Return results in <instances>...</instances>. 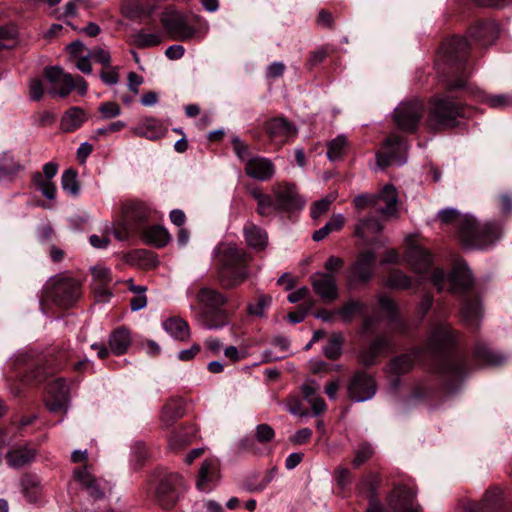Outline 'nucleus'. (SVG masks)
I'll return each instance as SVG.
<instances>
[{
    "label": "nucleus",
    "mask_w": 512,
    "mask_h": 512,
    "mask_svg": "<svg viewBox=\"0 0 512 512\" xmlns=\"http://www.w3.org/2000/svg\"><path fill=\"white\" fill-rule=\"evenodd\" d=\"M183 484V477L177 473L164 475L156 488L157 503L165 510L173 508L179 500L180 488Z\"/></svg>",
    "instance_id": "nucleus-12"
},
{
    "label": "nucleus",
    "mask_w": 512,
    "mask_h": 512,
    "mask_svg": "<svg viewBox=\"0 0 512 512\" xmlns=\"http://www.w3.org/2000/svg\"><path fill=\"white\" fill-rule=\"evenodd\" d=\"M162 40L163 37L160 33H146L141 30L134 35L133 42L138 48H147L158 46Z\"/></svg>",
    "instance_id": "nucleus-48"
},
{
    "label": "nucleus",
    "mask_w": 512,
    "mask_h": 512,
    "mask_svg": "<svg viewBox=\"0 0 512 512\" xmlns=\"http://www.w3.org/2000/svg\"><path fill=\"white\" fill-rule=\"evenodd\" d=\"M69 403V387L62 378L51 381L47 386V397L45 405L52 413L63 412L68 410Z\"/></svg>",
    "instance_id": "nucleus-14"
},
{
    "label": "nucleus",
    "mask_w": 512,
    "mask_h": 512,
    "mask_svg": "<svg viewBox=\"0 0 512 512\" xmlns=\"http://www.w3.org/2000/svg\"><path fill=\"white\" fill-rule=\"evenodd\" d=\"M376 254L367 250L360 253L349 269L348 285L352 286L355 282H368L373 275Z\"/></svg>",
    "instance_id": "nucleus-16"
},
{
    "label": "nucleus",
    "mask_w": 512,
    "mask_h": 512,
    "mask_svg": "<svg viewBox=\"0 0 512 512\" xmlns=\"http://www.w3.org/2000/svg\"><path fill=\"white\" fill-rule=\"evenodd\" d=\"M333 200L334 197H325L314 202L311 207V217L318 219L320 216L324 215L329 210Z\"/></svg>",
    "instance_id": "nucleus-56"
},
{
    "label": "nucleus",
    "mask_w": 512,
    "mask_h": 512,
    "mask_svg": "<svg viewBox=\"0 0 512 512\" xmlns=\"http://www.w3.org/2000/svg\"><path fill=\"white\" fill-rule=\"evenodd\" d=\"M61 187L62 189L77 197L80 194V184L78 181V173L74 168L66 169L61 176Z\"/></svg>",
    "instance_id": "nucleus-45"
},
{
    "label": "nucleus",
    "mask_w": 512,
    "mask_h": 512,
    "mask_svg": "<svg viewBox=\"0 0 512 512\" xmlns=\"http://www.w3.org/2000/svg\"><path fill=\"white\" fill-rule=\"evenodd\" d=\"M21 168V165L14 160L10 153L4 152L0 155V179L16 174Z\"/></svg>",
    "instance_id": "nucleus-49"
},
{
    "label": "nucleus",
    "mask_w": 512,
    "mask_h": 512,
    "mask_svg": "<svg viewBox=\"0 0 512 512\" xmlns=\"http://www.w3.org/2000/svg\"><path fill=\"white\" fill-rule=\"evenodd\" d=\"M354 207L357 211L361 212L368 207H372L377 212L378 207V196L376 194H360L357 195L354 200Z\"/></svg>",
    "instance_id": "nucleus-53"
},
{
    "label": "nucleus",
    "mask_w": 512,
    "mask_h": 512,
    "mask_svg": "<svg viewBox=\"0 0 512 512\" xmlns=\"http://www.w3.org/2000/svg\"><path fill=\"white\" fill-rule=\"evenodd\" d=\"M405 258L411 268L419 274L428 272L432 266L430 253L417 245H412L408 248Z\"/></svg>",
    "instance_id": "nucleus-25"
},
{
    "label": "nucleus",
    "mask_w": 512,
    "mask_h": 512,
    "mask_svg": "<svg viewBox=\"0 0 512 512\" xmlns=\"http://www.w3.org/2000/svg\"><path fill=\"white\" fill-rule=\"evenodd\" d=\"M392 346L389 338L383 335L377 336L370 345L360 353V362L364 366H371L375 359Z\"/></svg>",
    "instance_id": "nucleus-28"
},
{
    "label": "nucleus",
    "mask_w": 512,
    "mask_h": 512,
    "mask_svg": "<svg viewBox=\"0 0 512 512\" xmlns=\"http://www.w3.org/2000/svg\"><path fill=\"white\" fill-rule=\"evenodd\" d=\"M437 218L443 224H455L457 237L466 249L483 250L492 246L502 236V224L498 221L480 223L472 215H460L454 208L438 212Z\"/></svg>",
    "instance_id": "nucleus-2"
},
{
    "label": "nucleus",
    "mask_w": 512,
    "mask_h": 512,
    "mask_svg": "<svg viewBox=\"0 0 512 512\" xmlns=\"http://www.w3.org/2000/svg\"><path fill=\"white\" fill-rule=\"evenodd\" d=\"M385 285L393 289L404 290L411 286V278L399 270H392L385 280Z\"/></svg>",
    "instance_id": "nucleus-50"
},
{
    "label": "nucleus",
    "mask_w": 512,
    "mask_h": 512,
    "mask_svg": "<svg viewBox=\"0 0 512 512\" xmlns=\"http://www.w3.org/2000/svg\"><path fill=\"white\" fill-rule=\"evenodd\" d=\"M112 281L111 272L107 268H95L93 270V286L109 285Z\"/></svg>",
    "instance_id": "nucleus-62"
},
{
    "label": "nucleus",
    "mask_w": 512,
    "mask_h": 512,
    "mask_svg": "<svg viewBox=\"0 0 512 512\" xmlns=\"http://www.w3.org/2000/svg\"><path fill=\"white\" fill-rule=\"evenodd\" d=\"M381 484V478L377 474H372L364 478L358 485L360 492L365 493L368 501L378 499V488Z\"/></svg>",
    "instance_id": "nucleus-47"
},
{
    "label": "nucleus",
    "mask_w": 512,
    "mask_h": 512,
    "mask_svg": "<svg viewBox=\"0 0 512 512\" xmlns=\"http://www.w3.org/2000/svg\"><path fill=\"white\" fill-rule=\"evenodd\" d=\"M468 35L475 45L486 47L496 41L499 28L492 20L477 21L469 28Z\"/></svg>",
    "instance_id": "nucleus-20"
},
{
    "label": "nucleus",
    "mask_w": 512,
    "mask_h": 512,
    "mask_svg": "<svg viewBox=\"0 0 512 512\" xmlns=\"http://www.w3.org/2000/svg\"><path fill=\"white\" fill-rule=\"evenodd\" d=\"M345 223V217L343 214L333 215L329 221L320 229L313 233L312 239L316 242L323 240L330 233L336 232L342 229Z\"/></svg>",
    "instance_id": "nucleus-43"
},
{
    "label": "nucleus",
    "mask_w": 512,
    "mask_h": 512,
    "mask_svg": "<svg viewBox=\"0 0 512 512\" xmlns=\"http://www.w3.org/2000/svg\"><path fill=\"white\" fill-rule=\"evenodd\" d=\"M75 478L80 482L88 495L98 500L104 497V492L100 488L98 481L87 471L86 468L77 469L74 472Z\"/></svg>",
    "instance_id": "nucleus-36"
},
{
    "label": "nucleus",
    "mask_w": 512,
    "mask_h": 512,
    "mask_svg": "<svg viewBox=\"0 0 512 512\" xmlns=\"http://www.w3.org/2000/svg\"><path fill=\"white\" fill-rule=\"evenodd\" d=\"M380 307L387 312L390 322L394 325V330L400 334H405L409 330L408 323L398 317L396 303L387 296L379 297Z\"/></svg>",
    "instance_id": "nucleus-32"
},
{
    "label": "nucleus",
    "mask_w": 512,
    "mask_h": 512,
    "mask_svg": "<svg viewBox=\"0 0 512 512\" xmlns=\"http://www.w3.org/2000/svg\"><path fill=\"white\" fill-rule=\"evenodd\" d=\"M81 296V283L70 277L55 278L49 289V297L58 306L70 307Z\"/></svg>",
    "instance_id": "nucleus-9"
},
{
    "label": "nucleus",
    "mask_w": 512,
    "mask_h": 512,
    "mask_svg": "<svg viewBox=\"0 0 512 512\" xmlns=\"http://www.w3.org/2000/svg\"><path fill=\"white\" fill-rule=\"evenodd\" d=\"M313 304V302L301 304L298 307L297 311L290 312L287 315L288 320L293 324L302 322L305 319L311 307L313 306Z\"/></svg>",
    "instance_id": "nucleus-61"
},
{
    "label": "nucleus",
    "mask_w": 512,
    "mask_h": 512,
    "mask_svg": "<svg viewBox=\"0 0 512 512\" xmlns=\"http://www.w3.org/2000/svg\"><path fill=\"white\" fill-rule=\"evenodd\" d=\"M456 333L447 323H438L430 331L428 340L423 348L416 349L411 354H403L393 358L389 364L391 373L399 376L409 372L414 362L425 353L435 359V372L447 385L454 386L462 381L470 372L467 357L454 351Z\"/></svg>",
    "instance_id": "nucleus-1"
},
{
    "label": "nucleus",
    "mask_w": 512,
    "mask_h": 512,
    "mask_svg": "<svg viewBox=\"0 0 512 512\" xmlns=\"http://www.w3.org/2000/svg\"><path fill=\"white\" fill-rule=\"evenodd\" d=\"M348 396L356 402L371 399L376 393L374 378L364 371H357L348 383Z\"/></svg>",
    "instance_id": "nucleus-13"
},
{
    "label": "nucleus",
    "mask_w": 512,
    "mask_h": 512,
    "mask_svg": "<svg viewBox=\"0 0 512 512\" xmlns=\"http://www.w3.org/2000/svg\"><path fill=\"white\" fill-rule=\"evenodd\" d=\"M143 240L157 248L165 247L171 240L167 229L160 225H152L142 231Z\"/></svg>",
    "instance_id": "nucleus-34"
},
{
    "label": "nucleus",
    "mask_w": 512,
    "mask_h": 512,
    "mask_svg": "<svg viewBox=\"0 0 512 512\" xmlns=\"http://www.w3.org/2000/svg\"><path fill=\"white\" fill-rule=\"evenodd\" d=\"M466 116L467 109L462 102L448 95H435L430 100L428 124L434 130L453 128Z\"/></svg>",
    "instance_id": "nucleus-7"
},
{
    "label": "nucleus",
    "mask_w": 512,
    "mask_h": 512,
    "mask_svg": "<svg viewBox=\"0 0 512 512\" xmlns=\"http://www.w3.org/2000/svg\"><path fill=\"white\" fill-rule=\"evenodd\" d=\"M272 298L268 295H261L258 297L255 304L248 306V312L251 315L263 316L265 309L270 306Z\"/></svg>",
    "instance_id": "nucleus-59"
},
{
    "label": "nucleus",
    "mask_w": 512,
    "mask_h": 512,
    "mask_svg": "<svg viewBox=\"0 0 512 512\" xmlns=\"http://www.w3.org/2000/svg\"><path fill=\"white\" fill-rule=\"evenodd\" d=\"M486 101L492 108H504L512 105V99L506 95H491L487 97Z\"/></svg>",
    "instance_id": "nucleus-64"
},
{
    "label": "nucleus",
    "mask_w": 512,
    "mask_h": 512,
    "mask_svg": "<svg viewBox=\"0 0 512 512\" xmlns=\"http://www.w3.org/2000/svg\"><path fill=\"white\" fill-rule=\"evenodd\" d=\"M470 43L464 37L454 36L445 40L440 48L439 55L447 66L448 75L454 79L445 80V90L451 92L462 89L466 86L468 72L466 61Z\"/></svg>",
    "instance_id": "nucleus-3"
},
{
    "label": "nucleus",
    "mask_w": 512,
    "mask_h": 512,
    "mask_svg": "<svg viewBox=\"0 0 512 512\" xmlns=\"http://www.w3.org/2000/svg\"><path fill=\"white\" fill-rule=\"evenodd\" d=\"M347 150L348 142L344 135H338L327 143V157L332 162L342 159Z\"/></svg>",
    "instance_id": "nucleus-44"
},
{
    "label": "nucleus",
    "mask_w": 512,
    "mask_h": 512,
    "mask_svg": "<svg viewBox=\"0 0 512 512\" xmlns=\"http://www.w3.org/2000/svg\"><path fill=\"white\" fill-rule=\"evenodd\" d=\"M136 134L147 139H157L163 134L162 123L155 118H145L136 128Z\"/></svg>",
    "instance_id": "nucleus-41"
},
{
    "label": "nucleus",
    "mask_w": 512,
    "mask_h": 512,
    "mask_svg": "<svg viewBox=\"0 0 512 512\" xmlns=\"http://www.w3.org/2000/svg\"><path fill=\"white\" fill-rule=\"evenodd\" d=\"M22 493L30 503L37 502L42 495L41 482L38 476L26 473L20 479Z\"/></svg>",
    "instance_id": "nucleus-35"
},
{
    "label": "nucleus",
    "mask_w": 512,
    "mask_h": 512,
    "mask_svg": "<svg viewBox=\"0 0 512 512\" xmlns=\"http://www.w3.org/2000/svg\"><path fill=\"white\" fill-rule=\"evenodd\" d=\"M45 78L55 86L49 93L51 95H58L66 97L74 90L75 83L73 77L65 73L59 66H48L44 69Z\"/></svg>",
    "instance_id": "nucleus-19"
},
{
    "label": "nucleus",
    "mask_w": 512,
    "mask_h": 512,
    "mask_svg": "<svg viewBox=\"0 0 512 512\" xmlns=\"http://www.w3.org/2000/svg\"><path fill=\"white\" fill-rule=\"evenodd\" d=\"M367 313V304L358 300H348L337 309L340 318L350 323L356 315L364 316Z\"/></svg>",
    "instance_id": "nucleus-38"
},
{
    "label": "nucleus",
    "mask_w": 512,
    "mask_h": 512,
    "mask_svg": "<svg viewBox=\"0 0 512 512\" xmlns=\"http://www.w3.org/2000/svg\"><path fill=\"white\" fill-rule=\"evenodd\" d=\"M220 480L219 464L214 459H206L203 461L196 482V486L200 491H211Z\"/></svg>",
    "instance_id": "nucleus-22"
},
{
    "label": "nucleus",
    "mask_w": 512,
    "mask_h": 512,
    "mask_svg": "<svg viewBox=\"0 0 512 512\" xmlns=\"http://www.w3.org/2000/svg\"><path fill=\"white\" fill-rule=\"evenodd\" d=\"M273 192L279 212L300 210L304 206V201L293 184H279L274 187Z\"/></svg>",
    "instance_id": "nucleus-18"
},
{
    "label": "nucleus",
    "mask_w": 512,
    "mask_h": 512,
    "mask_svg": "<svg viewBox=\"0 0 512 512\" xmlns=\"http://www.w3.org/2000/svg\"><path fill=\"white\" fill-rule=\"evenodd\" d=\"M275 436L274 429L268 424H259L256 426L255 439L259 443H268L273 440Z\"/></svg>",
    "instance_id": "nucleus-58"
},
{
    "label": "nucleus",
    "mask_w": 512,
    "mask_h": 512,
    "mask_svg": "<svg viewBox=\"0 0 512 512\" xmlns=\"http://www.w3.org/2000/svg\"><path fill=\"white\" fill-rule=\"evenodd\" d=\"M502 491L499 487H491L489 488L482 500V512H501L502 511V499H501Z\"/></svg>",
    "instance_id": "nucleus-40"
},
{
    "label": "nucleus",
    "mask_w": 512,
    "mask_h": 512,
    "mask_svg": "<svg viewBox=\"0 0 512 512\" xmlns=\"http://www.w3.org/2000/svg\"><path fill=\"white\" fill-rule=\"evenodd\" d=\"M36 456V450L28 445L16 446L7 451L5 459L7 464L15 469L30 464Z\"/></svg>",
    "instance_id": "nucleus-26"
},
{
    "label": "nucleus",
    "mask_w": 512,
    "mask_h": 512,
    "mask_svg": "<svg viewBox=\"0 0 512 512\" xmlns=\"http://www.w3.org/2000/svg\"><path fill=\"white\" fill-rule=\"evenodd\" d=\"M265 131L273 142L280 145L297 134V129L284 118H274L266 122Z\"/></svg>",
    "instance_id": "nucleus-21"
},
{
    "label": "nucleus",
    "mask_w": 512,
    "mask_h": 512,
    "mask_svg": "<svg viewBox=\"0 0 512 512\" xmlns=\"http://www.w3.org/2000/svg\"><path fill=\"white\" fill-rule=\"evenodd\" d=\"M342 338L340 335H334L323 349L324 355L330 360L338 359L342 354Z\"/></svg>",
    "instance_id": "nucleus-54"
},
{
    "label": "nucleus",
    "mask_w": 512,
    "mask_h": 512,
    "mask_svg": "<svg viewBox=\"0 0 512 512\" xmlns=\"http://www.w3.org/2000/svg\"><path fill=\"white\" fill-rule=\"evenodd\" d=\"M473 357L476 361L484 365L498 366L506 361V357L483 342H478L473 351Z\"/></svg>",
    "instance_id": "nucleus-31"
},
{
    "label": "nucleus",
    "mask_w": 512,
    "mask_h": 512,
    "mask_svg": "<svg viewBox=\"0 0 512 512\" xmlns=\"http://www.w3.org/2000/svg\"><path fill=\"white\" fill-rule=\"evenodd\" d=\"M424 105L422 101L414 99L401 102L393 112V118L399 129L414 132L423 116Z\"/></svg>",
    "instance_id": "nucleus-10"
},
{
    "label": "nucleus",
    "mask_w": 512,
    "mask_h": 512,
    "mask_svg": "<svg viewBox=\"0 0 512 512\" xmlns=\"http://www.w3.org/2000/svg\"><path fill=\"white\" fill-rule=\"evenodd\" d=\"M184 415V403L182 399H172L163 408L162 422L170 426L176 419Z\"/></svg>",
    "instance_id": "nucleus-42"
},
{
    "label": "nucleus",
    "mask_w": 512,
    "mask_h": 512,
    "mask_svg": "<svg viewBox=\"0 0 512 512\" xmlns=\"http://www.w3.org/2000/svg\"><path fill=\"white\" fill-rule=\"evenodd\" d=\"M163 326L167 333L177 340L186 341L190 338L189 325L181 318H169L164 322Z\"/></svg>",
    "instance_id": "nucleus-39"
},
{
    "label": "nucleus",
    "mask_w": 512,
    "mask_h": 512,
    "mask_svg": "<svg viewBox=\"0 0 512 512\" xmlns=\"http://www.w3.org/2000/svg\"><path fill=\"white\" fill-rule=\"evenodd\" d=\"M98 111L103 120L115 118L121 114V108L118 103L107 101L100 104Z\"/></svg>",
    "instance_id": "nucleus-55"
},
{
    "label": "nucleus",
    "mask_w": 512,
    "mask_h": 512,
    "mask_svg": "<svg viewBox=\"0 0 512 512\" xmlns=\"http://www.w3.org/2000/svg\"><path fill=\"white\" fill-rule=\"evenodd\" d=\"M245 173L250 178L266 181L273 177L275 167L268 158L253 157L246 162Z\"/></svg>",
    "instance_id": "nucleus-23"
},
{
    "label": "nucleus",
    "mask_w": 512,
    "mask_h": 512,
    "mask_svg": "<svg viewBox=\"0 0 512 512\" xmlns=\"http://www.w3.org/2000/svg\"><path fill=\"white\" fill-rule=\"evenodd\" d=\"M385 148L387 149V152L377 154V164L381 168H385L393 163L397 152L402 149H406V144L400 136L391 135L385 141Z\"/></svg>",
    "instance_id": "nucleus-30"
},
{
    "label": "nucleus",
    "mask_w": 512,
    "mask_h": 512,
    "mask_svg": "<svg viewBox=\"0 0 512 512\" xmlns=\"http://www.w3.org/2000/svg\"><path fill=\"white\" fill-rule=\"evenodd\" d=\"M378 196L377 213L383 216H396L398 211V193L392 184H386Z\"/></svg>",
    "instance_id": "nucleus-24"
},
{
    "label": "nucleus",
    "mask_w": 512,
    "mask_h": 512,
    "mask_svg": "<svg viewBox=\"0 0 512 512\" xmlns=\"http://www.w3.org/2000/svg\"><path fill=\"white\" fill-rule=\"evenodd\" d=\"M32 183L39 190L44 197L49 200H53L56 197V185L52 180L45 179L42 173L35 172L32 175Z\"/></svg>",
    "instance_id": "nucleus-46"
},
{
    "label": "nucleus",
    "mask_w": 512,
    "mask_h": 512,
    "mask_svg": "<svg viewBox=\"0 0 512 512\" xmlns=\"http://www.w3.org/2000/svg\"><path fill=\"white\" fill-rule=\"evenodd\" d=\"M417 490L407 485H396L387 496L386 502L390 512H422L416 502Z\"/></svg>",
    "instance_id": "nucleus-11"
},
{
    "label": "nucleus",
    "mask_w": 512,
    "mask_h": 512,
    "mask_svg": "<svg viewBox=\"0 0 512 512\" xmlns=\"http://www.w3.org/2000/svg\"><path fill=\"white\" fill-rule=\"evenodd\" d=\"M196 299L201 305V311L197 315L198 323L205 329H221L228 324V314L222 308L227 298L218 290L210 287H202Z\"/></svg>",
    "instance_id": "nucleus-6"
},
{
    "label": "nucleus",
    "mask_w": 512,
    "mask_h": 512,
    "mask_svg": "<svg viewBox=\"0 0 512 512\" xmlns=\"http://www.w3.org/2000/svg\"><path fill=\"white\" fill-rule=\"evenodd\" d=\"M246 243L253 249L264 250L268 243L267 232L253 223H247L243 229Z\"/></svg>",
    "instance_id": "nucleus-33"
},
{
    "label": "nucleus",
    "mask_w": 512,
    "mask_h": 512,
    "mask_svg": "<svg viewBox=\"0 0 512 512\" xmlns=\"http://www.w3.org/2000/svg\"><path fill=\"white\" fill-rule=\"evenodd\" d=\"M448 290L451 293L464 294L461 307L462 321L471 329L479 328L482 318V306L477 296L468 294L473 285V279L468 269L464 267H455L448 276Z\"/></svg>",
    "instance_id": "nucleus-5"
},
{
    "label": "nucleus",
    "mask_w": 512,
    "mask_h": 512,
    "mask_svg": "<svg viewBox=\"0 0 512 512\" xmlns=\"http://www.w3.org/2000/svg\"><path fill=\"white\" fill-rule=\"evenodd\" d=\"M88 57H91L96 62L102 64L103 66H109L111 62L110 53L100 47H96L93 50L88 52Z\"/></svg>",
    "instance_id": "nucleus-63"
},
{
    "label": "nucleus",
    "mask_w": 512,
    "mask_h": 512,
    "mask_svg": "<svg viewBox=\"0 0 512 512\" xmlns=\"http://www.w3.org/2000/svg\"><path fill=\"white\" fill-rule=\"evenodd\" d=\"M382 224L374 217L361 219L356 226L355 233L358 237L366 238L367 231L379 233L382 230Z\"/></svg>",
    "instance_id": "nucleus-51"
},
{
    "label": "nucleus",
    "mask_w": 512,
    "mask_h": 512,
    "mask_svg": "<svg viewBox=\"0 0 512 512\" xmlns=\"http://www.w3.org/2000/svg\"><path fill=\"white\" fill-rule=\"evenodd\" d=\"M256 439L250 436H245L238 441L236 444V452L237 453H258V446L256 444Z\"/></svg>",
    "instance_id": "nucleus-57"
},
{
    "label": "nucleus",
    "mask_w": 512,
    "mask_h": 512,
    "mask_svg": "<svg viewBox=\"0 0 512 512\" xmlns=\"http://www.w3.org/2000/svg\"><path fill=\"white\" fill-rule=\"evenodd\" d=\"M329 54V49L327 46H322L317 48L316 50L310 53V56L307 60V66L309 69L317 66L321 62H323Z\"/></svg>",
    "instance_id": "nucleus-60"
},
{
    "label": "nucleus",
    "mask_w": 512,
    "mask_h": 512,
    "mask_svg": "<svg viewBox=\"0 0 512 512\" xmlns=\"http://www.w3.org/2000/svg\"><path fill=\"white\" fill-rule=\"evenodd\" d=\"M249 193L257 201L256 211L260 216L269 217L279 211L275 200L270 195L264 194L260 188H253Z\"/></svg>",
    "instance_id": "nucleus-37"
},
{
    "label": "nucleus",
    "mask_w": 512,
    "mask_h": 512,
    "mask_svg": "<svg viewBox=\"0 0 512 512\" xmlns=\"http://www.w3.org/2000/svg\"><path fill=\"white\" fill-rule=\"evenodd\" d=\"M374 454L372 445L368 442L361 443L355 451V457L352 461V465L355 468H359L366 461H368Z\"/></svg>",
    "instance_id": "nucleus-52"
},
{
    "label": "nucleus",
    "mask_w": 512,
    "mask_h": 512,
    "mask_svg": "<svg viewBox=\"0 0 512 512\" xmlns=\"http://www.w3.org/2000/svg\"><path fill=\"white\" fill-rule=\"evenodd\" d=\"M313 291L322 301L332 303L339 297L336 275L333 273L316 272L310 276Z\"/></svg>",
    "instance_id": "nucleus-15"
},
{
    "label": "nucleus",
    "mask_w": 512,
    "mask_h": 512,
    "mask_svg": "<svg viewBox=\"0 0 512 512\" xmlns=\"http://www.w3.org/2000/svg\"><path fill=\"white\" fill-rule=\"evenodd\" d=\"M121 211L124 228L131 231L139 230L157 214L149 203L138 199L124 202Z\"/></svg>",
    "instance_id": "nucleus-8"
},
{
    "label": "nucleus",
    "mask_w": 512,
    "mask_h": 512,
    "mask_svg": "<svg viewBox=\"0 0 512 512\" xmlns=\"http://www.w3.org/2000/svg\"><path fill=\"white\" fill-rule=\"evenodd\" d=\"M88 119L84 109L78 106L69 108L61 117L60 129L65 133H71L79 129Z\"/></svg>",
    "instance_id": "nucleus-27"
},
{
    "label": "nucleus",
    "mask_w": 512,
    "mask_h": 512,
    "mask_svg": "<svg viewBox=\"0 0 512 512\" xmlns=\"http://www.w3.org/2000/svg\"><path fill=\"white\" fill-rule=\"evenodd\" d=\"M131 342V332L124 326L114 329L108 338L110 350L117 356L125 354L130 347Z\"/></svg>",
    "instance_id": "nucleus-29"
},
{
    "label": "nucleus",
    "mask_w": 512,
    "mask_h": 512,
    "mask_svg": "<svg viewBox=\"0 0 512 512\" xmlns=\"http://www.w3.org/2000/svg\"><path fill=\"white\" fill-rule=\"evenodd\" d=\"M218 279L223 287L231 289L244 282L249 275L250 255L236 244L222 243L217 247Z\"/></svg>",
    "instance_id": "nucleus-4"
},
{
    "label": "nucleus",
    "mask_w": 512,
    "mask_h": 512,
    "mask_svg": "<svg viewBox=\"0 0 512 512\" xmlns=\"http://www.w3.org/2000/svg\"><path fill=\"white\" fill-rule=\"evenodd\" d=\"M161 23L174 38L179 40L190 39L195 33V30L188 25L186 16L177 11L164 12Z\"/></svg>",
    "instance_id": "nucleus-17"
}]
</instances>
